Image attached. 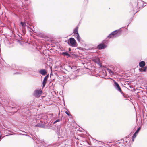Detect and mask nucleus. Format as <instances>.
I'll return each instance as SVG.
<instances>
[{"mask_svg": "<svg viewBox=\"0 0 147 147\" xmlns=\"http://www.w3.org/2000/svg\"><path fill=\"white\" fill-rule=\"evenodd\" d=\"M140 127H139L137 129V130L136 131V132L134 133V134L133 135V137L134 138H135L137 134L140 130L141 129Z\"/></svg>", "mask_w": 147, "mask_h": 147, "instance_id": "nucleus-13", "label": "nucleus"}, {"mask_svg": "<svg viewBox=\"0 0 147 147\" xmlns=\"http://www.w3.org/2000/svg\"><path fill=\"white\" fill-rule=\"evenodd\" d=\"M35 127H38L40 128H46L45 125L43 124V123H38L36 125H35Z\"/></svg>", "mask_w": 147, "mask_h": 147, "instance_id": "nucleus-8", "label": "nucleus"}, {"mask_svg": "<svg viewBox=\"0 0 147 147\" xmlns=\"http://www.w3.org/2000/svg\"><path fill=\"white\" fill-rule=\"evenodd\" d=\"M57 131L58 136L62 137H63L65 136L66 131L64 128L61 127H58Z\"/></svg>", "mask_w": 147, "mask_h": 147, "instance_id": "nucleus-2", "label": "nucleus"}, {"mask_svg": "<svg viewBox=\"0 0 147 147\" xmlns=\"http://www.w3.org/2000/svg\"><path fill=\"white\" fill-rule=\"evenodd\" d=\"M97 47L99 49L101 50L106 48L107 46L106 45H105L103 43H101L98 45Z\"/></svg>", "mask_w": 147, "mask_h": 147, "instance_id": "nucleus-9", "label": "nucleus"}, {"mask_svg": "<svg viewBox=\"0 0 147 147\" xmlns=\"http://www.w3.org/2000/svg\"><path fill=\"white\" fill-rule=\"evenodd\" d=\"M61 54L64 56H67V58L68 57H71V56L67 52H62Z\"/></svg>", "mask_w": 147, "mask_h": 147, "instance_id": "nucleus-11", "label": "nucleus"}, {"mask_svg": "<svg viewBox=\"0 0 147 147\" xmlns=\"http://www.w3.org/2000/svg\"><path fill=\"white\" fill-rule=\"evenodd\" d=\"M69 67H70L71 68V69H72V68L71 66H69Z\"/></svg>", "mask_w": 147, "mask_h": 147, "instance_id": "nucleus-25", "label": "nucleus"}, {"mask_svg": "<svg viewBox=\"0 0 147 147\" xmlns=\"http://www.w3.org/2000/svg\"><path fill=\"white\" fill-rule=\"evenodd\" d=\"M21 24L22 27H25L26 24L25 22H21Z\"/></svg>", "mask_w": 147, "mask_h": 147, "instance_id": "nucleus-20", "label": "nucleus"}, {"mask_svg": "<svg viewBox=\"0 0 147 147\" xmlns=\"http://www.w3.org/2000/svg\"><path fill=\"white\" fill-rule=\"evenodd\" d=\"M39 73L42 76H45L47 74V72L45 69H42L39 71Z\"/></svg>", "mask_w": 147, "mask_h": 147, "instance_id": "nucleus-10", "label": "nucleus"}, {"mask_svg": "<svg viewBox=\"0 0 147 147\" xmlns=\"http://www.w3.org/2000/svg\"><path fill=\"white\" fill-rule=\"evenodd\" d=\"M147 69V66H146L143 68H142L139 69V70L141 72H145L146 71Z\"/></svg>", "mask_w": 147, "mask_h": 147, "instance_id": "nucleus-14", "label": "nucleus"}, {"mask_svg": "<svg viewBox=\"0 0 147 147\" xmlns=\"http://www.w3.org/2000/svg\"><path fill=\"white\" fill-rule=\"evenodd\" d=\"M61 144H63V146H62V147H65V141H63L62 142H61V143L59 144V145H61Z\"/></svg>", "mask_w": 147, "mask_h": 147, "instance_id": "nucleus-19", "label": "nucleus"}, {"mask_svg": "<svg viewBox=\"0 0 147 147\" xmlns=\"http://www.w3.org/2000/svg\"><path fill=\"white\" fill-rule=\"evenodd\" d=\"M109 41L107 40H103L102 43H103L105 45H106L107 47V45L109 43Z\"/></svg>", "mask_w": 147, "mask_h": 147, "instance_id": "nucleus-15", "label": "nucleus"}, {"mask_svg": "<svg viewBox=\"0 0 147 147\" xmlns=\"http://www.w3.org/2000/svg\"><path fill=\"white\" fill-rule=\"evenodd\" d=\"M114 86L115 88L117 90L122 93V90L118 83L115 81H114Z\"/></svg>", "mask_w": 147, "mask_h": 147, "instance_id": "nucleus-6", "label": "nucleus"}, {"mask_svg": "<svg viewBox=\"0 0 147 147\" xmlns=\"http://www.w3.org/2000/svg\"><path fill=\"white\" fill-rule=\"evenodd\" d=\"M134 138H134L133 137V136H132V141H134Z\"/></svg>", "mask_w": 147, "mask_h": 147, "instance_id": "nucleus-23", "label": "nucleus"}, {"mask_svg": "<svg viewBox=\"0 0 147 147\" xmlns=\"http://www.w3.org/2000/svg\"><path fill=\"white\" fill-rule=\"evenodd\" d=\"M68 44L70 46L76 47L77 45L74 38H71L68 40Z\"/></svg>", "mask_w": 147, "mask_h": 147, "instance_id": "nucleus-3", "label": "nucleus"}, {"mask_svg": "<svg viewBox=\"0 0 147 147\" xmlns=\"http://www.w3.org/2000/svg\"><path fill=\"white\" fill-rule=\"evenodd\" d=\"M78 28H75L74 30V35L77 36L76 38L77 40L78 41L80 42V41L81 38L79 36L78 33Z\"/></svg>", "mask_w": 147, "mask_h": 147, "instance_id": "nucleus-5", "label": "nucleus"}, {"mask_svg": "<svg viewBox=\"0 0 147 147\" xmlns=\"http://www.w3.org/2000/svg\"><path fill=\"white\" fill-rule=\"evenodd\" d=\"M49 74L47 75L44 78L43 81L42 82L43 87H45L47 83L48 78L49 77Z\"/></svg>", "mask_w": 147, "mask_h": 147, "instance_id": "nucleus-7", "label": "nucleus"}, {"mask_svg": "<svg viewBox=\"0 0 147 147\" xmlns=\"http://www.w3.org/2000/svg\"><path fill=\"white\" fill-rule=\"evenodd\" d=\"M42 93V91L41 89L36 90L34 92L33 95L36 97L39 98L41 96Z\"/></svg>", "mask_w": 147, "mask_h": 147, "instance_id": "nucleus-4", "label": "nucleus"}, {"mask_svg": "<svg viewBox=\"0 0 147 147\" xmlns=\"http://www.w3.org/2000/svg\"><path fill=\"white\" fill-rule=\"evenodd\" d=\"M4 66L5 67H9V65H4Z\"/></svg>", "mask_w": 147, "mask_h": 147, "instance_id": "nucleus-22", "label": "nucleus"}, {"mask_svg": "<svg viewBox=\"0 0 147 147\" xmlns=\"http://www.w3.org/2000/svg\"><path fill=\"white\" fill-rule=\"evenodd\" d=\"M65 113H66V114L67 115L69 116H71V114L69 113V112L68 111H65Z\"/></svg>", "mask_w": 147, "mask_h": 147, "instance_id": "nucleus-18", "label": "nucleus"}, {"mask_svg": "<svg viewBox=\"0 0 147 147\" xmlns=\"http://www.w3.org/2000/svg\"><path fill=\"white\" fill-rule=\"evenodd\" d=\"M18 74V73H16V74Z\"/></svg>", "mask_w": 147, "mask_h": 147, "instance_id": "nucleus-26", "label": "nucleus"}, {"mask_svg": "<svg viewBox=\"0 0 147 147\" xmlns=\"http://www.w3.org/2000/svg\"><path fill=\"white\" fill-rule=\"evenodd\" d=\"M107 70L109 74H111L112 75L114 74V72L112 70L109 69H107Z\"/></svg>", "mask_w": 147, "mask_h": 147, "instance_id": "nucleus-16", "label": "nucleus"}, {"mask_svg": "<svg viewBox=\"0 0 147 147\" xmlns=\"http://www.w3.org/2000/svg\"><path fill=\"white\" fill-rule=\"evenodd\" d=\"M139 65L140 67L143 68L145 67V63L144 61H142L139 63Z\"/></svg>", "mask_w": 147, "mask_h": 147, "instance_id": "nucleus-12", "label": "nucleus"}, {"mask_svg": "<svg viewBox=\"0 0 147 147\" xmlns=\"http://www.w3.org/2000/svg\"><path fill=\"white\" fill-rule=\"evenodd\" d=\"M61 120V119H59L55 120L53 123V124H55L57 122H59Z\"/></svg>", "mask_w": 147, "mask_h": 147, "instance_id": "nucleus-17", "label": "nucleus"}, {"mask_svg": "<svg viewBox=\"0 0 147 147\" xmlns=\"http://www.w3.org/2000/svg\"><path fill=\"white\" fill-rule=\"evenodd\" d=\"M35 28H33L32 29V28H29L30 29H31L32 31H34V29Z\"/></svg>", "mask_w": 147, "mask_h": 147, "instance_id": "nucleus-24", "label": "nucleus"}, {"mask_svg": "<svg viewBox=\"0 0 147 147\" xmlns=\"http://www.w3.org/2000/svg\"><path fill=\"white\" fill-rule=\"evenodd\" d=\"M121 29V28H120L112 32L107 36V38L109 39L114 38L119 36L122 32Z\"/></svg>", "mask_w": 147, "mask_h": 147, "instance_id": "nucleus-1", "label": "nucleus"}, {"mask_svg": "<svg viewBox=\"0 0 147 147\" xmlns=\"http://www.w3.org/2000/svg\"><path fill=\"white\" fill-rule=\"evenodd\" d=\"M25 28H22V30L24 34H25Z\"/></svg>", "mask_w": 147, "mask_h": 147, "instance_id": "nucleus-21", "label": "nucleus"}]
</instances>
